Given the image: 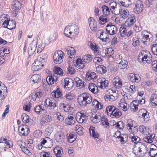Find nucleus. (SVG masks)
<instances>
[{"label":"nucleus","instance_id":"f257e3e1","mask_svg":"<svg viewBox=\"0 0 157 157\" xmlns=\"http://www.w3.org/2000/svg\"><path fill=\"white\" fill-rule=\"evenodd\" d=\"M78 101L80 105L85 106L91 102L92 97L89 94L85 92L81 94L78 97Z\"/></svg>","mask_w":157,"mask_h":157},{"label":"nucleus","instance_id":"f03ea898","mask_svg":"<svg viewBox=\"0 0 157 157\" xmlns=\"http://www.w3.org/2000/svg\"><path fill=\"white\" fill-rule=\"evenodd\" d=\"M64 56V52L61 50H58L55 52L53 56L54 63L57 64L61 63Z\"/></svg>","mask_w":157,"mask_h":157},{"label":"nucleus","instance_id":"7ed1b4c3","mask_svg":"<svg viewBox=\"0 0 157 157\" xmlns=\"http://www.w3.org/2000/svg\"><path fill=\"white\" fill-rule=\"evenodd\" d=\"M135 7L134 10L137 14H139L142 12L144 9L143 2L141 0H137L134 3Z\"/></svg>","mask_w":157,"mask_h":157},{"label":"nucleus","instance_id":"20e7f679","mask_svg":"<svg viewBox=\"0 0 157 157\" xmlns=\"http://www.w3.org/2000/svg\"><path fill=\"white\" fill-rule=\"evenodd\" d=\"M108 33L111 35L116 34L117 32V28L111 22L108 23L105 29Z\"/></svg>","mask_w":157,"mask_h":157},{"label":"nucleus","instance_id":"39448f33","mask_svg":"<svg viewBox=\"0 0 157 157\" xmlns=\"http://www.w3.org/2000/svg\"><path fill=\"white\" fill-rule=\"evenodd\" d=\"M65 135L62 132H58L55 135V139L56 141L60 144L63 143L64 141Z\"/></svg>","mask_w":157,"mask_h":157},{"label":"nucleus","instance_id":"423d86ee","mask_svg":"<svg viewBox=\"0 0 157 157\" xmlns=\"http://www.w3.org/2000/svg\"><path fill=\"white\" fill-rule=\"evenodd\" d=\"M98 86L101 88H105L107 87L109 84V81L105 78H100L97 80Z\"/></svg>","mask_w":157,"mask_h":157},{"label":"nucleus","instance_id":"0eeeda50","mask_svg":"<svg viewBox=\"0 0 157 157\" xmlns=\"http://www.w3.org/2000/svg\"><path fill=\"white\" fill-rule=\"evenodd\" d=\"M97 33L98 35L99 33L100 34V36L98 37V38L103 41L107 42L109 40L108 35L105 32H104L103 29H101L98 30Z\"/></svg>","mask_w":157,"mask_h":157},{"label":"nucleus","instance_id":"6e6552de","mask_svg":"<svg viewBox=\"0 0 157 157\" xmlns=\"http://www.w3.org/2000/svg\"><path fill=\"white\" fill-rule=\"evenodd\" d=\"M37 43L34 41H32L29 45L28 49V52L29 56H31L33 54L36 49Z\"/></svg>","mask_w":157,"mask_h":157},{"label":"nucleus","instance_id":"1a4fd4ad","mask_svg":"<svg viewBox=\"0 0 157 157\" xmlns=\"http://www.w3.org/2000/svg\"><path fill=\"white\" fill-rule=\"evenodd\" d=\"M42 96L43 93L42 91L40 90H38L33 92L31 95L30 97L33 101H35L36 100H38L42 97Z\"/></svg>","mask_w":157,"mask_h":157},{"label":"nucleus","instance_id":"9d476101","mask_svg":"<svg viewBox=\"0 0 157 157\" xmlns=\"http://www.w3.org/2000/svg\"><path fill=\"white\" fill-rule=\"evenodd\" d=\"M89 26L91 30L96 32L97 30V22L92 17H90L88 19Z\"/></svg>","mask_w":157,"mask_h":157},{"label":"nucleus","instance_id":"9b49d317","mask_svg":"<svg viewBox=\"0 0 157 157\" xmlns=\"http://www.w3.org/2000/svg\"><path fill=\"white\" fill-rule=\"evenodd\" d=\"M87 116L84 113H79L77 114L75 117V119L79 123H82L85 122V121L87 119Z\"/></svg>","mask_w":157,"mask_h":157},{"label":"nucleus","instance_id":"f8f14e48","mask_svg":"<svg viewBox=\"0 0 157 157\" xmlns=\"http://www.w3.org/2000/svg\"><path fill=\"white\" fill-rule=\"evenodd\" d=\"M74 81L72 79L66 78L64 79V87H67V90L71 89L73 86Z\"/></svg>","mask_w":157,"mask_h":157},{"label":"nucleus","instance_id":"ddd939ff","mask_svg":"<svg viewBox=\"0 0 157 157\" xmlns=\"http://www.w3.org/2000/svg\"><path fill=\"white\" fill-rule=\"evenodd\" d=\"M21 119L24 123H28L29 124L31 125L33 124V121L29 118V117L25 113H23L21 115Z\"/></svg>","mask_w":157,"mask_h":157},{"label":"nucleus","instance_id":"4468645a","mask_svg":"<svg viewBox=\"0 0 157 157\" xmlns=\"http://www.w3.org/2000/svg\"><path fill=\"white\" fill-rule=\"evenodd\" d=\"M44 104L47 107L53 109L56 107V103L53 100H51L50 98H47L44 101Z\"/></svg>","mask_w":157,"mask_h":157},{"label":"nucleus","instance_id":"2eb2a0df","mask_svg":"<svg viewBox=\"0 0 157 157\" xmlns=\"http://www.w3.org/2000/svg\"><path fill=\"white\" fill-rule=\"evenodd\" d=\"M7 22V28L11 30L16 28V23L14 20L12 19H8Z\"/></svg>","mask_w":157,"mask_h":157},{"label":"nucleus","instance_id":"dca6fc26","mask_svg":"<svg viewBox=\"0 0 157 157\" xmlns=\"http://www.w3.org/2000/svg\"><path fill=\"white\" fill-rule=\"evenodd\" d=\"M135 16H131L128 18L124 23L125 26L128 27L131 26L136 21Z\"/></svg>","mask_w":157,"mask_h":157},{"label":"nucleus","instance_id":"f3484780","mask_svg":"<svg viewBox=\"0 0 157 157\" xmlns=\"http://www.w3.org/2000/svg\"><path fill=\"white\" fill-rule=\"evenodd\" d=\"M82 59L80 58H78L75 61L76 64L75 66H76L79 69H82L85 67L86 64L83 61Z\"/></svg>","mask_w":157,"mask_h":157},{"label":"nucleus","instance_id":"a211bd4d","mask_svg":"<svg viewBox=\"0 0 157 157\" xmlns=\"http://www.w3.org/2000/svg\"><path fill=\"white\" fill-rule=\"evenodd\" d=\"M155 135L154 134H152L150 135L149 136H147L144 138V140L146 142L149 143H151L154 141L156 140L155 138Z\"/></svg>","mask_w":157,"mask_h":157},{"label":"nucleus","instance_id":"6ab92c4d","mask_svg":"<svg viewBox=\"0 0 157 157\" xmlns=\"http://www.w3.org/2000/svg\"><path fill=\"white\" fill-rule=\"evenodd\" d=\"M75 123L74 117L71 115H68L67 117L65 120V123L68 125H73Z\"/></svg>","mask_w":157,"mask_h":157},{"label":"nucleus","instance_id":"aec40b11","mask_svg":"<svg viewBox=\"0 0 157 157\" xmlns=\"http://www.w3.org/2000/svg\"><path fill=\"white\" fill-rule=\"evenodd\" d=\"M52 95L55 98L59 99L60 98V99H61L62 95L61 90L59 87H58L55 91L54 90L52 92Z\"/></svg>","mask_w":157,"mask_h":157},{"label":"nucleus","instance_id":"412c9836","mask_svg":"<svg viewBox=\"0 0 157 157\" xmlns=\"http://www.w3.org/2000/svg\"><path fill=\"white\" fill-rule=\"evenodd\" d=\"M140 112L142 113L141 117L144 119V121L146 122L148 121L149 119V113L145 109H141Z\"/></svg>","mask_w":157,"mask_h":157},{"label":"nucleus","instance_id":"4be33fe9","mask_svg":"<svg viewBox=\"0 0 157 157\" xmlns=\"http://www.w3.org/2000/svg\"><path fill=\"white\" fill-rule=\"evenodd\" d=\"M146 52L147 51H141L140 52L138 58L139 62H143L145 61V60H147L148 57L147 55L145 54Z\"/></svg>","mask_w":157,"mask_h":157},{"label":"nucleus","instance_id":"5701e85b","mask_svg":"<svg viewBox=\"0 0 157 157\" xmlns=\"http://www.w3.org/2000/svg\"><path fill=\"white\" fill-rule=\"evenodd\" d=\"M41 79V76L38 74H34L30 78V82L32 84L39 82Z\"/></svg>","mask_w":157,"mask_h":157},{"label":"nucleus","instance_id":"b1692460","mask_svg":"<svg viewBox=\"0 0 157 157\" xmlns=\"http://www.w3.org/2000/svg\"><path fill=\"white\" fill-rule=\"evenodd\" d=\"M86 77L88 80H93L95 81L97 78V76L96 73L94 72H91L90 73L88 72L86 75Z\"/></svg>","mask_w":157,"mask_h":157},{"label":"nucleus","instance_id":"393cba45","mask_svg":"<svg viewBox=\"0 0 157 157\" xmlns=\"http://www.w3.org/2000/svg\"><path fill=\"white\" fill-rule=\"evenodd\" d=\"M12 8L15 10H19L21 7V4L18 1L15 0L12 2Z\"/></svg>","mask_w":157,"mask_h":157},{"label":"nucleus","instance_id":"a878e982","mask_svg":"<svg viewBox=\"0 0 157 157\" xmlns=\"http://www.w3.org/2000/svg\"><path fill=\"white\" fill-rule=\"evenodd\" d=\"M89 89L92 93L96 94L98 92V87L93 83H90L89 85Z\"/></svg>","mask_w":157,"mask_h":157},{"label":"nucleus","instance_id":"bb28decb","mask_svg":"<svg viewBox=\"0 0 157 157\" xmlns=\"http://www.w3.org/2000/svg\"><path fill=\"white\" fill-rule=\"evenodd\" d=\"M94 128V127L92 126H90L89 129V133L91 136L94 138H97L99 137V135L98 132H95Z\"/></svg>","mask_w":157,"mask_h":157},{"label":"nucleus","instance_id":"cd10ccee","mask_svg":"<svg viewBox=\"0 0 157 157\" xmlns=\"http://www.w3.org/2000/svg\"><path fill=\"white\" fill-rule=\"evenodd\" d=\"M97 72L101 74L105 73L107 71L106 67L104 66L100 65L96 68Z\"/></svg>","mask_w":157,"mask_h":157},{"label":"nucleus","instance_id":"c85d7f7f","mask_svg":"<svg viewBox=\"0 0 157 157\" xmlns=\"http://www.w3.org/2000/svg\"><path fill=\"white\" fill-rule=\"evenodd\" d=\"M93 56L90 55H86L84 56L82 58L83 62L86 64L88 63L91 61L93 58Z\"/></svg>","mask_w":157,"mask_h":157},{"label":"nucleus","instance_id":"c756f323","mask_svg":"<svg viewBox=\"0 0 157 157\" xmlns=\"http://www.w3.org/2000/svg\"><path fill=\"white\" fill-rule=\"evenodd\" d=\"M67 54L70 55L69 57L72 58L73 56L75 54V49L72 47H68L66 49Z\"/></svg>","mask_w":157,"mask_h":157},{"label":"nucleus","instance_id":"7c9ffc66","mask_svg":"<svg viewBox=\"0 0 157 157\" xmlns=\"http://www.w3.org/2000/svg\"><path fill=\"white\" fill-rule=\"evenodd\" d=\"M75 82L76 83V86L79 87L80 88H82L84 87V83L83 81H82L79 78H76L74 79Z\"/></svg>","mask_w":157,"mask_h":157},{"label":"nucleus","instance_id":"2f4dec72","mask_svg":"<svg viewBox=\"0 0 157 157\" xmlns=\"http://www.w3.org/2000/svg\"><path fill=\"white\" fill-rule=\"evenodd\" d=\"M104 98L105 101H112L115 99V97L113 94H110L109 92L105 96Z\"/></svg>","mask_w":157,"mask_h":157},{"label":"nucleus","instance_id":"473e14b6","mask_svg":"<svg viewBox=\"0 0 157 157\" xmlns=\"http://www.w3.org/2000/svg\"><path fill=\"white\" fill-rule=\"evenodd\" d=\"M155 148H150V151L149 152V155L151 157H157V148L155 145H154Z\"/></svg>","mask_w":157,"mask_h":157},{"label":"nucleus","instance_id":"72a5a7b5","mask_svg":"<svg viewBox=\"0 0 157 157\" xmlns=\"http://www.w3.org/2000/svg\"><path fill=\"white\" fill-rule=\"evenodd\" d=\"M129 137L131 139L132 142L135 144H139V143H140L139 142L140 140V138L137 136H135L133 134L130 135Z\"/></svg>","mask_w":157,"mask_h":157},{"label":"nucleus","instance_id":"f704fd0d","mask_svg":"<svg viewBox=\"0 0 157 157\" xmlns=\"http://www.w3.org/2000/svg\"><path fill=\"white\" fill-rule=\"evenodd\" d=\"M127 62L124 60H122L119 63L118 67L120 69H124L127 66Z\"/></svg>","mask_w":157,"mask_h":157},{"label":"nucleus","instance_id":"c9c22d12","mask_svg":"<svg viewBox=\"0 0 157 157\" xmlns=\"http://www.w3.org/2000/svg\"><path fill=\"white\" fill-rule=\"evenodd\" d=\"M102 10L103 13V15L107 16L110 13L109 7L105 5H103L102 6Z\"/></svg>","mask_w":157,"mask_h":157},{"label":"nucleus","instance_id":"e433bc0d","mask_svg":"<svg viewBox=\"0 0 157 157\" xmlns=\"http://www.w3.org/2000/svg\"><path fill=\"white\" fill-rule=\"evenodd\" d=\"M101 117L100 115H97L96 114L94 117L90 118L92 122L94 123H97L101 121Z\"/></svg>","mask_w":157,"mask_h":157},{"label":"nucleus","instance_id":"4c0bfd02","mask_svg":"<svg viewBox=\"0 0 157 157\" xmlns=\"http://www.w3.org/2000/svg\"><path fill=\"white\" fill-rule=\"evenodd\" d=\"M54 152L57 157H61L62 155L63 151H61L59 147H56L53 150Z\"/></svg>","mask_w":157,"mask_h":157},{"label":"nucleus","instance_id":"58836bf2","mask_svg":"<svg viewBox=\"0 0 157 157\" xmlns=\"http://www.w3.org/2000/svg\"><path fill=\"white\" fill-rule=\"evenodd\" d=\"M122 113L121 111L118 109L116 108V110H114L112 115L117 118L120 117L122 115Z\"/></svg>","mask_w":157,"mask_h":157},{"label":"nucleus","instance_id":"ea45409f","mask_svg":"<svg viewBox=\"0 0 157 157\" xmlns=\"http://www.w3.org/2000/svg\"><path fill=\"white\" fill-rule=\"evenodd\" d=\"M110 10L113 13H114L115 12V9L117 6V3L116 2L112 1H111L109 4Z\"/></svg>","mask_w":157,"mask_h":157},{"label":"nucleus","instance_id":"a19ab883","mask_svg":"<svg viewBox=\"0 0 157 157\" xmlns=\"http://www.w3.org/2000/svg\"><path fill=\"white\" fill-rule=\"evenodd\" d=\"M150 101L153 103L154 106L157 105V94H152L151 97Z\"/></svg>","mask_w":157,"mask_h":157},{"label":"nucleus","instance_id":"79ce46f5","mask_svg":"<svg viewBox=\"0 0 157 157\" xmlns=\"http://www.w3.org/2000/svg\"><path fill=\"white\" fill-rule=\"evenodd\" d=\"M113 125H115L116 128H118V129H122L124 127V123L123 121H121L116 122Z\"/></svg>","mask_w":157,"mask_h":157},{"label":"nucleus","instance_id":"37998d69","mask_svg":"<svg viewBox=\"0 0 157 157\" xmlns=\"http://www.w3.org/2000/svg\"><path fill=\"white\" fill-rule=\"evenodd\" d=\"M103 57L101 55H100V57L95 56L93 59L94 62L97 64L101 63L103 60Z\"/></svg>","mask_w":157,"mask_h":157},{"label":"nucleus","instance_id":"c03bdc74","mask_svg":"<svg viewBox=\"0 0 157 157\" xmlns=\"http://www.w3.org/2000/svg\"><path fill=\"white\" fill-rule=\"evenodd\" d=\"M46 81L48 85H52L53 84L54 82H55V81H56V80H55L51 75L48 76L47 77Z\"/></svg>","mask_w":157,"mask_h":157},{"label":"nucleus","instance_id":"a18cd8bd","mask_svg":"<svg viewBox=\"0 0 157 157\" xmlns=\"http://www.w3.org/2000/svg\"><path fill=\"white\" fill-rule=\"evenodd\" d=\"M44 66V64L39 65H36L33 63L32 64V70L34 71H37L39 70L42 69Z\"/></svg>","mask_w":157,"mask_h":157},{"label":"nucleus","instance_id":"49530a36","mask_svg":"<svg viewBox=\"0 0 157 157\" xmlns=\"http://www.w3.org/2000/svg\"><path fill=\"white\" fill-rule=\"evenodd\" d=\"M101 124L105 128L107 127V126H109V123L106 118L103 117L101 118Z\"/></svg>","mask_w":157,"mask_h":157},{"label":"nucleus","instance_id":"de8ad7c7","mask_svg":"<svg viewBox=\"0 0 157 157\" xmlns=\"http://www.w3.org/2000/svg\"><path fill=\"white\" fill-rule=\"evenodd\" d=\"M132 40L133 41L132 45L134 47L140 45V42L139 40V39L137 37H133Z\"/></svg>","mask_w":157,"mask_h":157},{"label":"nucleus","instance_id":"09e8293b","mask_svg":"<svg viewBox=\"0 0 157 157\" xmlns=\"http://www.w3.org/2000/svg\"><path fill=\"white\" fill-rule=\"evenodd\" d=\"M54 71L55 73L59 75H63V73L62 69L59 67H55Z\"/></svg>","mask_w":157,"mask_h":157},{"label":"nucleus","instance_id":"8fccbe9b","mask_svg":"<svg viewBox=\"0 0 157 157\" xmlns=\"http://www.w3.org/2000/svg\"><path fill=\"white\" fill-rule=\"evenodd\" d=\"M67 74L72 75L75 73V71L73 67L69 66L67 69Z\"/></svg>","mask_w":157,"mask_h":157},{"label":"nucleus","instance_id":"3c124183","mask_svg":"<svg viewBox=\"0 0 157 157\" xmlns=\"http://www.w3.org/2000/svg\"><path fill=\"white\" fill-rule=\"evenodd\" d=\"M121 13H120V15L121 17L124 19L128 17V13L126 11L124 10L122 11V12L121 11Z\"/></svg>","mask_w":157,"mask_h":157},{"label":"nucleus","instance_id":"603ef678","mask_svg":"<svg viewBox=\"0 0 157 157\" xmlns=\"http://www.w3.org/2000/svg\"><path fill=\"white\" fill-rule=\"evenodd\" d=\"M69 31H70L69 28V26L68 25L65 27L64 30V33L66 36L68 37H70V36L71 35L69 34Z\"/></svg>","mask_w":157,"mask_h":157},{"label":"nucleus","instance_id":"864d4df0","mask_svg":"<svg viewBox=\"0 0 157 157\" xmlns=\"http://www.w3.org/2000/svg\"><path fill=\"white\" fill-rule=\"evenodd\" d=\"M116 108L113 106H108L106 109V112L108 113V111L109 112H111V114L113 113L114 110H116Z\"/></svg>","mask_w":157,"mask_h":157},{"label":"nucleus","instance_id":"5fc2aeb1","mask_svg":"<svg viewBox=\"0 0 157 157\" xmlns=\"http://www.w3.org/2000/svg\"><path fill=\"white\" fill-rule=\"evenodd\" d=\"M47 57V55L44 53L41 55H40L37 58L39 60H40V62H43L44 63L45 62V59Z\"/></svg>","mask_w":157,"mask_h":157},{"label":"nucleus","instance_id":"6e6d98bb","mask_svg":"<svg viewBox=\"0 0 157 157\" xmlns=\"http://www.w3.org/2000/svg\"><path fill=\"white\" fill-rule=\"evenodd\" d=\"M151 50L154 54L157 56V44H153L152 45Z\"/></svg>","mask_w":157,"mask_h":157},{"label":"nucleus","instance_id":"4d7b16f0","mask_svg":"<svg viewBox=\"0 0 157 157\" xmlns=\"http://www.w3.org/2000/svg\"><path fill=\"white\" fill-rule=\"evenodd\" d=\"M69 28L70 29V31H69V34L71 35L72 34H73V33L75 31V28H76V26L74 24H72L71 25H69Z\"/></svg>","mask_w":157,"mask_h":157},{"label":"nucleus","instance_id":"13d9d810","mask_svg":"<svg viewBox=\"0 0 157 157\" xmlns=\"http://www.w3.org/2000/svg\"><path fill=\"white\" fill-rule=\"evenodd\" d=\"M63 98L64 99L65 98L67 101H69L72 100L73 99V97L71 95V93H68L66 94Z\"/></svg>","mask_w":157,"mask_h":157},{"label":"nucleus","instance_id":"bf43d9fd","mask_svg":"<svg viewBox=\"0 0 157 157\" xmlns=\"http://www.w3.org/2000/svg\"><path fill=\"white\" fill-rule=\"evenodd\" d=\"M31 104L29 102L27 104H24L23 105V109L25 111H29L30 108L31 107Z\"/></svg>","mask_w":157,"mask_h":157},{"label":"nucleus","instance_id":"052dcab7","mask_svg":"<svg viewBox=\"0 0 157 157\" xmlns=\"http://www.w3.org/2000/svg\"><path fill=\"white\" fill-rule=\"evenodd\" d=\"M132 121L131 119H129L127 120V127L129 128H128L129 130H131L132 127Z\"/></svg>","mask_w":157,"mask_h":157},{"label":"nucleus","instance_id":"680f3d73","mask_svg":"<svg viewBox=\"0 0 157 157\" xmlns=\"http://www.w3.org/2000/svg\"><path fill=\"white\" fill-rule=\"evenodd\" d=\"M114 52V50L112 48H109L107 50V53L109 57H110L112 56Z\"/></svg>","mask_w":157,"mask_h":157},{"label":"nucleus","instance_id":"e2e57ef3","mask_svg":"<svg viewBox=\"0 0 157 157\" xmlns=\"http://www.w3.org/2000/svg\"><path fill=\"white\" fill-rule=\"evenodd\" d=\"M152 67L153 69L157 72V61L154 60L152 62Z\"/></svg>","mask_w":157,"mask_h":157},{"label":"nucleus","instance_id":"0e129e2a","mask_svg":"<svg viewBox=\"0 0 157 157\" xmlns=\"http://www.w3.org/2000/svg\"><path fill=\"white\" fill-rule=\"evenodd\" d=\"M113 84L114 86H116L117 88H119L122 85V82L119 80L117 82L116 81H113Z\"/></svg>","mask_w":157,"mask_h":157},{"label":"nucleus","instance_id":"69168bd1","mask_svg":"<svg viewBox=\"0 0 157 157\" xmlns=\"http://www.w3.org/2000/svg\"><path fill=\"white\" fill-rule=\"evenodd\" d=\"M41 105H39L36 106L34 108V110L37 114H39L40 113V111Z\"/></svg>","mask_w":157,"mask_h":157},{"label":"nucleus","instance_id":"338daca9","mask_svg":"<svg viewBox=\"0 0 157 157\" xmlns=\"http://www.w3.org/2000/svg\"><path fill=\"white\" fill-rule=\"evenodd\" d=\"M146 129V127L143 125H141L139 127V131L144 134L145 133V131Z\"/></svg>","mask_w":157,"mask_h":157},{"label":"nucleus","instance_id":"774afa93","mask_svg":"<svg viewBox=\"0 0 157 157\" xmlns=\"http://www.w3.org/2000/svg\"><path fill=\"white\" fill-rule=\"evenodd\" d=\"M40 157H52V156L49 152H43L41 154Z\"/></svg>","mask_w":157,"mask_h":157}]
</instances>
